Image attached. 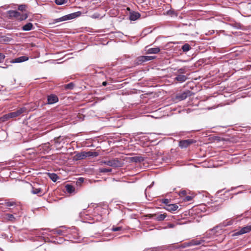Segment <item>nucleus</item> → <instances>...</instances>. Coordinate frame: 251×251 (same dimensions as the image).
Wrapping results in <instances>:
<instances>
[{"label":"nucleus","instance_id":"obj_11","mask_svg":"<svg viewBox=\"0 0 251 251\" xmlns=\"http://www.w3.org/2000/svg\"><path fill=\"white\" fill-rule=\"evenodd\" d=\"M43 190L42 188H36L35 186H32L31 192L33 194H36L39 196H42L45 194V193H43Z\"/></svg>","mask_w":251,"mask_h":251},{"label":"nucleus","instance_id":"obj_24","mask_svg":"<svg viewBox=\"0 0 251 251\" xmlns=\"http://www.w3.org/2000/svg\"><path fill=\"white\" fill-rule=\"evenodd\" d=\"M50 178L54 182H56L59 178L58 176L54 173H49Z\"/></svg>","mask_w":251,"mask_h":251},{"label":"nucleus","instance_id":"obj_35","mask_svg":"<svg viewBox=\"0 0 251 251\" xmlns=\"http://www.w3.org/2000/svg\"><path fill=\"white\" fill-rule=\"evenodd\" d=\"M187 192L185 190H181L179 192V195L180 197H184L186 195Z\"/></svg>","mask_w":251,"mask_h":251},{"label":"nucleus","instance_id":"obj_15","mask_svg":"<svg viewBox=\"0 0 251 251\" xmlns=\"http://www.w3.org/2000/svg\"><path fill=\"white\" fill-rule=\"evenodd\" d=\"M178 208V206L176 204H170L169 205H167V207H165L166 210L170 212L175 211Z\"/></svg>","mask_w":251,"mask_h":251},{"label":"nucleus","instance_id":"obj_42","mask_svg":"<svg viewBox=\"0 0 251 251\" xmlns=\"http://www.w3.org/2000/svg\"><path fill=\"white\" fill-rule=\"evenodd\" d=\"M79 180H80V181H83V178H82V177H80V178H79Z\"/></svg>","mask_w":251,"mask_h":251},{"label":"nucleus","instance_id":"obj_10","mask_svg":"<svg viewBox=\"0 0 251 251\" xmlns=\"http://www.w3.org/2000/svg\"><path fill=\"white\" fill-rule=\"evenodd\" d=\"M47 100L48 104H52L58 101V98L54 94H51L48 96Z\"/></svg>","mask_w":251,"mask_h":251},{"label":"nucleus","instance_id":"obj_7","mask_svg":"<svg viewBox=\"0 0 251 251\" xmlns=\"http://www.w3.org/2000/svg\"><path fill=\"white\" fill-rule=\"evenodd\" d=\"M194 143H195V141L192 139L181 140L179 142V146L182 149L186 148Z\"/></svg>","mask_w":251,"mask_h":251},{"label":"nucleus","instance_id":"obj_20","mask_svg":"<svg viewBox=\"0 0 251 251\" xmlns=\"http://www.w3.org/2000/svg\"><path fill=\"white\" fill-rule=\"evenodd\" d=\"M140 17V13L137 12H132L130 14V19L131 21H135L139 18Z\"/></svg>","mask_w":251,"mask_h":251},{"label":"nucleus","instance_id":"obj_33","mask_svg":"<svg viewBox=\"0 0 251 251\" xmlns=\"http://www.w3.org/2000/svg\"><path fill=\"white\" fill-rule=\"evenodd\" d=\"M186 69L185 68H181L177 70V73H178V75H183L186 73Z\"/></svg>","mask_w":251,"mask_h":251},{"label":"nucleus","instance_id":"obj_13","mask_svg":"<svg viewBox=\"0 0 251 251\" xmlns=\"http://www.w3.org/2000/svg\"><path fill=\"white\" fill-rule=\"evenodd\" d=\"M148 46L146 47V53L147 54H156L158 53L160 50L159 48L156 47V48H149L147 49Z\"/></svg>","mask_w":251,"mask_h":251},{"label":"nucleus","instance_id":"obj_8","mask_svg":"<svg viewBox=\"0 0 251 251\" xmlns=\"http://www.w3.org/2000/svg\"><path fill=\"white\" fill-rule=\"evenodd\" d=\"M192 95V92L189 90H187L177 95L176 98L179 100L186 99L188 97Z\"/></svg>","mask_w":251,"mask_h":251},{"label":"nucleus","instance_id":"obj_23","mask_svg":"<svg viewBox=\"0 0 251 251\" xmlns=\"http://www.w3.org/2000/svg\"><path fill=\"white\" fill-rule=\"evenodd\" d=\"M81 15V12L78 11L75 13H73L67 15L68 18H69V20L74 19L76 18Z\"/></svg>","mask_w":251,"mask_h":251},{"label":"nucleus","instance_id":"obj_27","mask_svg":"<svg viewBox=\"0 0 251 251\" xmlns=\"http://www.w3.org/2000/svg\"><path fill=\"white\" fill-rule=\"evenodd\" d=\"M112 172V169L111 168H100V172L102 173H106Z\"/></svg>","mask_w":251,"mask_h":251},{"label":"nucleus","instance_id":"obj_19","mask_svg":"<svg viewBox=\"0 0 251 251\" xmlns=\"http://www.w3.org/2000/svg\"><path fill=\"white\" fill-rule=\"evenodd\" d=\"M22 29L24 31H29L34 29V26L32 23H28L23 26Z\"/></svg>","mask_w":251,"mask_h":251},{"label":"nucleus","instance_id":"obj_22","mask_svg":"<svg viewBox=\"0 0 251 251\" xmlns=\"http://www.w3.org/2000/svg\"><path fill=\"white\" fill-rule=\"evenodd\" d=\"M66 191L67 193L71 194L75 191V188L70 184H67L65 185Z\"/></svg>","mask_w":251,"mask_h":251},{"label":"nucleus","instance_id":"obj_43","mask_svg":"<svg viewBox=\"0 0 251 251\" xmlns=\"http://www.w3.org/2000/svg\"><path fill=\"white\" fill-rule=\"evenodd\" d=\"M127 10H130V8H129V7H127Z\"/></svg>","mask_w":251,"mask_h":251},{"label":"nucleus","instance_id":"obj_25","mask_svg":"<svg viewBox=\"0 0 251 251\" xmlns=\"http://www.w3.org/2000/svg\"><path fill=\"white\" fill-rule=\"evenodd\" d=\"M10 119L9 114H5L0 118V122H4Z\"/></svg>","mask_w":251,"mask_h":251},{"label":"nucleus","instance_id":"obj_6","mask_svg":"<svg viewBox=\"0 0 251 251\" xmlns=\"http://www.w3.org/2000/svg\"><path fill=\"white\" fill-rule=\"evenodd\" d=\"M251 231V225L247 226L245 227H242L240 230L236 231L232 235L233 236H239L248 233Z\"/></svg>","mask_w":251,"mask_h":251},{"label":"nucleus","instance_id":"obj_29","mask_svg":"<svg viewBox=\"0 0 251 251\" xmlns=\"http://www.w3.org/2000/svg\"><path fill=\"white\" fill-rule=\"evenodd\" d=\"M132 161L135 162H140L143 161V158L142 157L135 156L132 157Z\"/></svg>","mask_w":251,"mask_h":251},{"label":"nucleus","instance_id":"obj_37","mask_svg":"<svg viewBox=\"0 0 251 251\" xmlns=\"http://www.w3.org/2000/svg\"><path fill=\"white\" fill-rule=\"evenodd\" d=\"M145 60L146 61L151 60L154 59V57L152 56H144Z\"/></svg>","mask_w":251,"mask_h":251},{"label":"nucleus","instance_id":"obj_28","mask_svg":"<svg viewBox=\"0 0 251 251\" xmlns=\"http://www.w3.org/2000/svg\"><path fill=\"white\" fill-rule=\"evenodd\" d=\"M191 49V47L188 44H185L182 47V50L183 51H188Z\"/></svg>","mask_w":251,"mask_h":251},{"label":"nucleus","instance_id":"obj_32","mask_svg":"<svg viewBox=\"0 0 251 251\" xmlns=\"http://www.w3.org/2000/svg\"><path fill=\"white\" fill-rule=\"evenodd\" d=\"M55 2L57 5H62L67 2V0H55Z\"/></svg>","mask_w":251,"mask_h":251},{"label":"nucleus","instance_id":"obj_38","mask_svg":"<svg viewBox=\"0 0 251 251\" xmlns=\"http://www.w3.org/2000/svg\"><path fill=\"white\" fill-rule=\"evenodd\" d=\"M4 58H5V55L2 53H0V63L3 62Z\"/></svg>","mask_w":251,"mask_h":251},{"label":"nucleus","instance_id":"obj_39","mask_svg":"<svg viewBox=\"0 0 251 251\" xmlns=\"http://www.w3.org/2000/svg\"><path fill=\"white\" fill-rule=\"evenodd\" d=\"M192 197L191 196H186L184 200L186 201H189L192 200Z\"/></svg>","mask_w":251,"mask_h":251},{"label":"nucleus","instance_id":"obj_1","mask_svg":"<svg viewBox=\"0 0 251 251\" xmlns=\"http://www.w3.org/2000/svg\"><path fill=\"white\" fill-rule=\"evenodd\" d=\"M10 19H15L20 21H24L28 17L27 13H21L16 10H10L7 11Z\"/></svg>","mask_w":251,"mask_h":251},{"label":"nucleus","instance_id":"obj_2","mask_svg":"<svg viewBox=\"0 0 251 251\" xmlns=\"http://www.w3.org/2000/svg\"><path fill=\"white\" fill-rule=\"evenodd\" d=\"M102 164H104L114 168H120L123 166V162L118 158H113L111 160H102L101 161Z\"/></svg>","mask_w":251,"mask_h":251},{"label":"nucleus","instance_id":"obj_4","mask_svg":"<svg viewBox=\"0 0 251 251\" xmlns=\"http://www.w3.org/2000/svg\"><path fill=\"white\" fill-rule=\"evenodd\" d=\"M204 240L203 239H201L198 240L197 239H195L191 240L189 242H185L183 243V247H190L192 246H197L199 245L200 244H201L202 243H204Z\"/></svg>","mask_w":251,"mask_h":251},{"label":"nucleus","instance_id":"obj_34","mask_svg":"<svg viewBox=\"0 0 251 251\" xmlns=\"http://www.w3.org/2000/svg\"><path fill=\"white\" fill-rule=\"evenodd\" d=\"M170 201V200L167 199H165L162 200V202L165 204L166 207H167V205L170 204V203H169Z\"/></svg>","mask_w":251,"mask_h":251},{"label":"nucleus","instance_id":"obj_30","mask_svg":"<svg viewBox=\"0 0 251 251\" xmlns=\"http://www.w3.org/2000/svg\"><path fill=\"white\" fill-rule=\"evenodd\" d=\"M27 5L25 4H21L18 6V9L21 11H25L26 10Z\"/></svg>","mask_w":251,"mask_h":251},{"label":"nucleus","instance_id":"obj_18","mask_svg":"<svg viewBox=\"0 0 251 251\" xmlns=\"http://www.w3.org/2000/svg\"><path fill=\"white\" fill-rule=\"evenodd\" d=\"M188 77L184 75H177L175 79L179 82H183L187 79Z\"/></svg>","mask_w":251,"mask_h":251},{"label":"nucleus","instance_id":"obj_14","mask_svg":"<svg viewBox=\"0 0 251 251\" xmlns=\"http://www.w3.org/2000/svg\"><path fill=\"white\" fill-rule=\"evenodd\" d=\"M28 60V57L25 56H20L19 57L16 58L14 59H13L11 62V63H21Z\"/></svg>","mask_w":251,"mask_h":251},{"label":"nucleus","instance_id":"obj_5","mask_svg":"<svg viewBox=\"0 0 251 251\" xmlns=\"http://www.w3.org/2000/svg\"><path fill=\"white\" fill-rule=\"evenodd\" d=\"M149 218H153L157 221H162L167 217L166 213L157 215V214H149L147 215Z\"/></svg>","mask_w":251,"mask_h":251},{"label":"nucleus","instance_id":"obj_41","mask_svg":"<svg viewBox=\"0 0 251 251\" xmlns=\"http://www.w3.org/2000/svg\"><path fill=\"white\" fill-rule=\"evenodd\" d=\"M45 147H47V148H49V144H46Z\"/></svg>","mask_w":251,"mask_h":251},{"label":"nucleus","instance_id":"obj_3","mask_svg":"<svg viewBox=\"0 0 251 251\" xmlns=\"http://www.w3.org/2000/svg\"><path fill=\"white\" fill-rule=\"evenodd\" d=\"M98 155V153L96 151H81L80 152L77 153L74 156V159L75 160H82L86 158L87 157H96Z\"/></svg>","mask_w":251,"mask_h":251},{"label":"nucleus","instance_id":"obj_17","mask_svg":"<svg viewBox=\"0 0 251 251\" xmlns=\"http://www.w3.org/2000/svg\"><path fill=\"white\" fill-rule=\"evenodd\" d=\"M3 219L4 220L7 221H10L12 222H14L15 221V218L14 215L11 214H6L3 216Z\"/></svg>","mask_w":251,"mask_h":251},{"label":"nucleus","instance_id":"obj_31","mask_svg":"<svg viewBox=\"0 0 251 251\" xmlns=\"http://www.w3.org/2000/svg\"><path fill=\"white\" fill-rule=\"evenodd\" d=\"M74 86H75V84L73 82H71L69 84H66L65 86V88L66 89L72 90L74 88Z\"/></svg>","mask_w":251,"mask_h":251},{"label":"nucleus","instance_id":"obj_40","mask_svg":"<svg viewBox=\"0 0 251 251\" xmlns=\"http://www.w3.org/2000/svg\"><path fill=\"white\" fill-rule=\"evenodd\" d=\"M102 85H103V86H106V84H107V82H106V81H103V82H102Z\"/></svg>","mask_w":251,"mask_h":251},{"label":"nucleus","instance_id":"obj_9","mask_svg":"<svg viewBox=\"0 0 251 251\" xmlns=\"http://www.w3.org/2000/svg\"><path fill=\"white\" fill-rule=\"evenodd\" d=\"M26 109L25 107L21 108L16 111L10 112L9 114V116L10 118H15L20 116L22 113L25 111Z\"/></svg>","mask_w":251,"mask_h":251},{"label":"nucleus","instance_id":"obj_12","mask_svg":"<svg viewBox=\"0 0 251 251\" xmlns=\"http://www.w3.org/2000/svg\"><path fill=\"white\" fill-rule=\"evenodd\" d=\"M68 138L66 136H58L54 139V144L56 145H59L61 143L65 144V140Z\"/></svg>","mask_w":251,"mask_h":251},{"label":"nucleus","instance_id":"obj_21","mask_svg":"<svg viewBox=\"0 0 251 251\" xmlns=\"http://www.w3.org/2000/svg\"><path fill=\"white\" fill-rule=\"evenodd\" d=\"M0 204L9 207L15 206L16 205V203L15 201H9V200H5L4 202L1 203Z\"/></svg>","mask_w":251,"mask_h":251},{"label":"nucleus","instance_id":"obj_16","mask_svg":"<svg viewBox=\"0 0 251 251\" xmlns=\"http://www.w3.org/2000/svg\"><path fill=\"white\" fill-rule=\"evenodd\" d=\"M69 20V18H68V17L67 16V15L64 16L62 17H60L59 18L53 20L52 23H50V25L54 24L56 23L61 22L65 21H67V20Z\"/></svg>","mask_w":251,"mask_h":251},{"label":"nucleus","instance_id":"obj_26","mask_svg":"<svg viewBox=\"0 0 251 251\" xmlns=\"http://www.w3.org/2000/svg\"><path fill=\"white\" fill-rule=\"evenodd\" d=\"M144 56H141L137 58V63L138 64H141L142 63L146 62Z\"/></svg>","mask_w":251,"mask_h":251},{"label":"nucleus","instance_id":"obj_36","mask_svg":"<svg viewBox=\"0 0 251 251\" xmlns=\"http://www.w3.org/2000/svg\"><path fill=\"white\" fill-rule=\"evenodd\" d=\"M122 227L121 226H117V227H112V230L113 231H120L122 229Z\"/></svg>","mask_w":251,"mask_h":251}]
</instances>
